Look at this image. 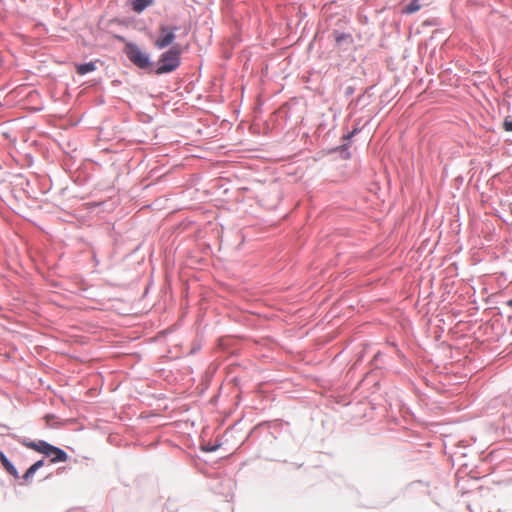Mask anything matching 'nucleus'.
<instances>
[{"label": "nucleus", "instance_id": "nucleus-1", "mask_svg": "<svg viewBox=\"0 0 512 512\" xmlns=\"http://www.w3.org/2000/svg\"><path fill=\"white\" fill-rule=\"evenodd\" d=\"M181 48L172 46L168 51L164 52L159 60L156 74H165L174 71L180 65Z\"/></svg>", "mask_w": 512, "mask_h": 512}, {"label": "nucleus", "instance_id": "nucleus-2", "mask_svg": "<svg viewBox=\"0 0 512 512\" xmlns=\"http://www.w3.org/2000/svg\"><path fill=\"white\" fill-rule=\"evenodd\" d=\"M124 52L128 59L137 67L146 69L150 66L148 54L143 52L136 44L127 43L125 45Z\"/></svg>", "mask_w": 512, "mask_h": 512}, {"label": "nucleus", "instance_id": "nucleus-3", "mask_svg": "<svg viewBox=\"0 0 512 512\" xmlns=\"http://www.w3.org/2000/svg\"><path fill=\"white\" fill-rule=\"evenodd\" d=\"M176 30H177L176 27H170L168 25L161 24L159 26L158 37L154 41V46L158 49H164V48L170 46L176 38V36H175Z\"/></svg>", "mask_w": 512, "mask_h": 512}, {"label": "nucleus", "instance_id": "nucleus-4", "mask_svg": "<svg viewBox=\"0 0 512 512\" xmlns=\"http://www.w3.org/2000/svg\"><path fill=\"white\" fill-rule=\"evenodd\" d=\"M26 447L35 450L39 453H42L46 456L49 454V450L52 445L48 444L45 441H38V442H24L23 443Z\"/></svg>", "mask_w": 512, "mask_h": 512}, {"label": "nucleus", "instance_id": "nucleus-5", "mask_svg": "<svg viewBox=\"0 0 512 512\" xmlns=\"http://www.w3.org/2000/svg\"><path fill=\"white\" fill-rule=\"evenodd\" d=\"M48 456L52 457L51 461L53 463H55V462H65L67 460V458H68V456H67L65 451H63L62 449H60L58 447H55V446H51V448L49 450Z\"/></svg>", "mask_w": 512, "mask_h": 512}, {"label": "nucleus", "instance_id": "nucleus-6", "mask_svg": "<svg viewBox=\"0 0 512 512\" xmlns=\"http://www.w3.org/2000/svg\"><path fill=\"white\" fill-rule=\"evenodd\" d=\"M0 461L4 466L5 470L12 475L14 478H19V474L14 465L7 459L2 451H0Z\"/></svg>", "mask_w": 512, "mask_h": 512}, {"label": "nucleus", "instance_id": "nucleus-7", "mask_svg": "<svg viewBox=\"0 0 512 512\" xmlns=\"http://www.w3.org/2000/svg\"><path fill=\"white\" fill-rule=\"evenodd\" d=\"M153 3V0H132L131 5L133 11L141 13Z\"/></svg>", "mask_w": 512, "mask_h": 512}, {"label": "nucleus", "instance_id": "nucleus-8", "mask_svg": "<svg viewBox=\"0 0 512 512\" xmlns=\"http://www.w3.org/2000/svg\"><path fill=\"white\" fill-rule=\"evenodd\" d=\"M44 465V461L43 460H39L37 462H35L33 465H31L28 470L25 472V474L23 475V479L28 482L32 477L33 475L35 474V472L40 469L42 466Z\"/></svg>", "mask_w": 512, "mask_h": 512}, {"label": "nucleus", "instance_id": "nucleus-9", "mask_svg": "<svg viewBox=\"0 0 512 512\" xmlns=\"http://www.w3.org/2000/svg\"><path fill=\"white\" fill-rule=\"evenodd\" d=\"M421 9V5L419 0H412L405 8H403L402 12L405 14H412Z\"/></svg>", "mask_w": 512, "mask_h": 512}, {"label": "nucleus", "instance_id": "nucleus-10", "mask_svg": "<svg viewBox=\"0 0 512 512\" xmlns=\"http://www.w3.org/2000/svg\"><path fill=\"white\" fill-rule=\"evenodd\" d=\"M95 70V64L94 63H85L77 65V73L79 75H85L89 72H92Z\"/></svg>", "mask_w": 512, "mask_h": 512}, {"label": "nucleus", "instance_id": "nucleus-11", "mask_svg": "<svg viewBox=\"0 0 512 512\" xmlns=\"http://www.w3.org/2000/svg\"><path fill=\"white\" fill-rule=\"evenodd\" d=\"M334 35H335V41H336L337 44H340L342 41H345V40H348V39L351 40V35L350 34L335 32Z\"/></svg>", "mask_w": 512, "mask_h": 512}, {"label": "nucleus", "instance_id": "nucleus-12", "mask_svg": "<svg viewBox=\"0 0 512 512\" xmlns=\"http://www.w3.org/2000/svg\"><path fill=\"white\" fill-rule=\"evenodd\" d=\"M503 127L506 131L508 132H512V120H509V119H505L504 123H503Z\"/></svg>", "mask_w": 512, "mask_h": 512}, {"label": "nucleus", "instance_id": "nucleus-13", "mask_svg": "<svg viewBox=\"0 0 512 512\" xmlns=\"http://www.w3.org/2000/svg\"><path fill=\"white\" fill-rule=\"evenodd\" d=\"M54 417L52 415H46L45 416V421L46 423L49 425L50 424V421L53 419Z\"/></svg>", "mask_w": 512, "mask_h": 512}, {"label": "nucleus", "instance_id": "nucleus-14", "mask_svg": "<svg viewBox=\"0 0 512 512\" xmlns=\"http://www.w3.org/2000/svg\"><path fill=\"white\" fill-rule=\"evenodd\" d=\"M506 304H507V306H508V307L512 308V299H511V300H509V301H507V303H506Z\"/></svg>", "mask_w": 512, "mask_h": 512}]
</instances>
